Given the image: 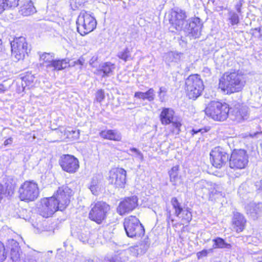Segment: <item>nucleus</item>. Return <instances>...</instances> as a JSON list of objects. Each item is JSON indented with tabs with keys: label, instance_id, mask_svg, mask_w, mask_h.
Here are the masks:
<instances>
[{
	"label": "nucleus",
	"instance_id": "51",
	"mask_svg": "<svg viewBox=\"0 0 262 262\" xmlns=\"http://www.w3.org/2000/svg\"><path fill=\"white\" fill-rule=\"evenodd\" d=\"M6 9L5 1L4 0H0V14Z\"/></svg>",
	"mask_w": 262,
	"mask_h": 262
},
{
	"label": "nucleus",
	"instance_id": "28",
	"mask_svg": "<svg viewBox=\"0 0 262 262\" xmlns=\"http://www.w3.org/2000/svg\"><path fill=\"white\" fill-rule=\"evenodd\" d=\"M155 91L152 88H150L146 92H136L134 94V97L142 99L147 100L148 101H152L155 99Z\"/></svg>",
	"mask_w": 262,
	"mask_h": 262
},
{
	"label": "nucleus",
	"instance_id": "27",
	"mask_svg": "<svg viewBox=\"0 0 262 262\" xmlns=\"http://www.w3.org/2000/svg\"><path fill=\"white\" fill-rule=\"evenodd\" d=\"M36 12L33 3L31 0H25L24 4L20 7L19 12L24 16H29Z\"/></svg>",
	"mask_w": 262,
	"mask_h": 262
},
{
	"label": "nucleus",
	"instance_id": "16",
	"mask_svg": "<svg viewBox=\"0 0 262 262\" xmlns=\"http://www.w3.org/2000/svg\"><path fill=\"white\" fill-rule=\"evenodd\" d=\"M203 23L199 17L192 18L187 21L183 31L194 38H198L201 34Z\"/></svg>",
	"mask_w": 262,
	"mask_h": 262
},
{
	"label": "nucleus",
	"instance_id": "43",
	"mask_svg": "<svg viewBox=\"0 0 262 262\" xmlns=\"http://www.w3.org/2000/svg\"><path fill=\"white\" fill-rule=\"evenodd\" d=\"M105 98L104 91L100 89L96 93V100L98 102H101Z\"/></svg>",
	"mask_w": 262,
	"mask_h": 262
},
{
	"label": "nucleus",
	"instance_id": "59",
	"mask_svg": "<svg viewBox=\"0 0 262 262\" xmlns=\"http://www.w3.org/2000/svg\"><path fill=\"white\" fill-rule=\"evenodd\" d=\"M83 262H94V261L91 259H85Z\"/></svg>",
	"mask_w": 262,
	"mask_h": 262
},
{
	"label": "nucleus",
	"instance_id": "14",
	"mask_svg": "<svg viewBox=\"0 0 262 262\" xmlns=\"http://www.w3.org/2000/svg\"><path fill=\"white\" fill-rule=\"evenodd\" d=\"M171 204L174 210L175 215L181 219L183 224H188L191 221V212L187 208H183L182 204L179 202L177 198L173 197L171 199Z\"/></svg>",
	"mask_w": 262,
	"mask_h": 262
},
{
	"label": "nucleus",
	"instance_id": "31",
	"mask_svg": "<svg viewBox=\"0 0 262 262\" xmlns=\"http://www.w3.org/2000/svg\"><path fill=\"white\" fill-rule=\"evenodd\" d=\"M213 245V248L216 249H230L232 248V245L229 243H226L224 239L221 237H216L212 240Z\"/></svg>",
	"mask_w": 262,
	"mask_h": 262
},
{
	"label": "nucleus",
	"instance_id": "22",
	"mask_svg": "<svg viewBox=\"0 0 262 262\" xmlns=\"http://www.w3.org/2000/svg\"><path fill=\"white\" fill-rule=\"evenodd\" d=\"M99 136L106 140L120 141L122 139L121 133L117 129H105L99 133Z\"/></svg>",
	"mask_w": 262,
	"mask_h": 262
},
{
	"label": "nucleus",
	"instance_id": "57",
	"mask_svg": "<svg viewBox=\"0 0 262 262\" xmlns=\"http://www.w3.org/2000/svg\"><path fill=\"white\" fill-rule=\"evenodd\" d=\"M84 59L83 58H80L77 60V63L80 65H83L84 63Z\"/></svg>",
	"mask_w": 262,
	"mask_h": 262
},
{
	"label": "nucleus",
	"instance_id": "47",
	"mask_svg": "<svg viewBox=\"0 0 262 262\" xmlns=\"http://www.w3.org/2000/svg\"><path fill=\"white\" fill-rule=\"evenodd\" d=\"M9 89V85L7 84V81H4L2 83H0V94L5 93Z\"/></svg>",
	"mask_w": 262,
	"mask_h": 262
},
{
	"label": "nucleus",
	"instance_id": "1",
	"mask_svg": "<svg viewBox=\"0 0 262 262\" xmlns=\"http://www.w3.org/2000/svg\"><path fill=\"white\" fill-rule=\"evenodd\" d=\"M72 190L68 186L63 185L58 188L55 195L41 200L42 216L48 217L57 210L62 211L68 205Z\"/></svg>",
	"mask_w": 262,
	"mask_h": 262
},
{
	"label": "nucleus",
	"instance_id": "41",
	"mask_svg": "<svg viewBox=\"0 0 262 262\" xmlns=\"http://www.w3.org/2000/svg\"><path fill=\"white\" fill-rule=\"evenodd\" d=\"M167 92V89L164 86H161L159 89L158 92V96L159 97L160 101L163 102L165 100V97Z\"/></svg>",
	"mask_w": 262,
	"mask_h": 262
},
{
	"label": "nucleus",
	"instance_id": "17",
	"mask_svg": "<svg viewBox=\"0 0 262 262\" xmlns=\"http://www.w3.org/2000/svg\"><path fill=\"white\" fill-rule=\"evenodd\" d=\"M210 161L213 166L220 168L228 160V155L220 147H215L210 153Z\"/></svg>",
	"mask_w": 262,
	"mask_h": 262
},
{
	"label": "nucleus",
	"instance_id": "30",
	"mask_svg": "<svg viewBox=\"0 0 262 262\" xmlns=\"http://www.w3.org/2000/svg\"><path fill=\"white\" fill-rule=\"evenodd\" d=\"M43 254L35 250H31L25 258V262H37L43 256Z\"/></svg>",
	"mask_w": 262,
	"mask_h": 262
},
{
	"label": "nucleus",
	"instance_id": "18",
	"mask_svg": "<svg viewBox=\"0 0 262 262\" xmlns=\"http://www.w3.org/2000/svg\"><path fill=\"white\" fill-rule=\"evenodd\" d=\"M60 165L64 171L69 173L75 172L79 167L77 159L69 155L61 157Z\"/></svg>",
	"mask_w": 262,
	"mask_h": 262
},
{
	"label": "nucleus",
	"instance_id": "11",
	"mask_svg": "<svg viewBox=\"0 0 262 262\" xmlns=\"http://www.w3.org/2000/svg\"><path fill=\"white\" fill-rule=\"evenodd\" d=\"M248 161V156L246 150H234L230 158L229 166L232 169H242L246 167Z\"/></svg>",
	"mask_w": 262,
	"mask_h": 262
},
{
	"label": "nucleus",
	"instance_id": "49",
	"mask_svg": "<svg viewBox=\"0 0 262 262\" xmlns=\"http://www.w3.org/2000/svg\"><path fill=\"white\" fill-rule=\"evenodd\" d=\"M211 251V249L207 250H203L202 251L199 252L197 253L196 255L198 259H201L203 257L206 256L207 254L209 253L210 251Z\"/></svg>",
	"mask_w": 262,
	"mask_h": 262
},
{
	"label": "nucleus",
	"instance_id": "34",
	"mask_svg": "<svg viewBox=\"0 0 262 262\" xmlns=\"http://www.w3.org/2000/svg\"><path fill=\"white\" fill-rule=\"evenodd\" d=\"M212 185L210 186V188L209 189L208 193H209L210 197H213L215 195H217V198H219L220 196H223V194L221 191V188L219 185H217L214 183H212Z\"/></svg>",
	"mask_w": 262,
	"mask_h": 262
},
{
	"label": "nucleus",
	"instance_id": "23",
	"mask_svg": "<svg viewBox=\"0 0 262 262\" xmlns=\"http://www.w3.org/2000/svg\"><path fill=\"white\" fill-rule=\"evenodd\" d=\"M212 183L207 181L205 180H201L194 184V190L196 194L199 196H203L209 191L210 186L211 187Z\"/></svg>",
	"mask_w": 262,
	"mask_h": 262
},
{
	"label": "nucleus",
	"instance_id": "6",
	"mask_svg": "<svg viewBox=\"0 0 262 262\" xmlns=\"http://www.w3.org/2000/svg\"><path fill=\"white\" fill-rule=\"evenodd\" d=\"M123 225L126 234L129 237H141L144 234V227L135 216L125 218Z\"/></svg>",
	"mask_w": 262,
	"mask_h": 262
},
{
	"label": "nucleus",
	"instance_id": "5",
	"mask_svg": "<svg viewBox=\"0 0 262 262\" xmlns=\"http://www.w3.org/2000/svg\"><path fill=\"white\" fill-rule=\"evenodd\" d=\"M77 30L82 36L93 31L96 27L97 21L95 17L86 11L81 12L77 20Z\"/></svg>",
	"mask_w": 262,
	"mask_h": 262
},
{
	"label": "nucleus",
	"instance_id": "46",
	"mask_svg": "<svg viewBox=\"0 0 262 262\" xmlns=\"http://www.w3.org/2000/svg\"><path fill=\"white\" fill-rule=\"evenodd\" d=\"M34 79L33 75H28L23 78V81L26 83V85H30L33 82Z\"/></svg>",
	"mask_w": 262,
	"mask_h": 262
},
{
	"label": "nucleus",
	"instance_id": "3",
	"mask_svg": "<svg viewBox=\"0 0 262 262\" xmlns=\"http://www.w3.org/2000/svg\"><path fill=\"white\" fill-rule=\"evenodd\" d=\"M229 105L219 101H211L205 108L206 115L215 121H224L229 114Z\"/></svg>",
	"mask_w": 262,
	"mask_h": 262
},
{
	"label": "nucleus",
	"instance_id": "36",
	"mask_svg": "<svg viewBox=\"0 0 262 262\" xmlns=\"http://www.w3.org/2000/svg\"><path fill=\"white\" fill-rule=\"evenodd\" d=\"M117 56L119 58L126 62L130 59L131 53L128 48H125L122 51L118 53Z\"/></svg>",
	"mask_w": 262,
	"mask_h": 262
},
{
	"label": "nucleus",
	"instance_id": "60",
	"mask_svg": "<svg viewBox=\"0 0 262 262\" xmlns=\"http://www.w3.org/2000/svg\"><path fill=\"white\" fill-rule=\"evenodd\" d=\"M259 133H257L256 134H258ZM256 135V134H254V136H255Z\"/></svg>",
	"mask_w": 262,
	"mask_h": 262
},
{
	"label": "nucleus",
	"instance_id": "52",
	"mask_svg": "<svg viewBox=\"0 0 262 262\" xmlns=\"http://www.w3.org/2000/svg\"><path fill=\"white\" fill-rule=\"evenodd\" d=\"M104 262H117L116 258L114 257L107 256L104 258Z\"/></svg>",
	"mask_w": 262,
	"mask_h": 262
},
{
	"label": "nucleus",
	"instance_id": "33",
	"mask_svg": "<svg viewBox=\"0 0 262 262\" xmlns=\"http://www.w3.org/2000/svg\"><path fill=\"white\" fill-rule=\"evenodd\" d=\"M89 189L93 194L95 195H98L101 189V185L97 178H93L92 179L89 186Z\"/></svg>",
	"mask_w": 262,
	"mask_h": 262
},
{
	"label": "nucleus",
	"instance_id": "38",
	"mask_svg": "<svg viewBox=\"0 0 262 262\" xmlns=\"http://www.w3.org/2000/svg\"><path fill=\"white\" fill-rule=\"evenodd\" d=\"M228 19L232 26L237 25L239 21L238 15L235 12L230 11L228 13Z\"/></svg>",
	"mask_w": 262,
	"mask_h": 262
},
{
	"label": "nucleus",
	"instance_id": "4",
	"mask_svg": "<svg viewBox=\"0 0 262 262\" xmlns=\"http://www.w3.org/2000/svg\"><path fill=\"white\" fill-rule=\"evenodd\" d=\"M187 96L190 99L195 100L200 97L204 89V85L200 76L190 75L185 80Z\"/></svg>",
	"mask_w": 262,
	"mask_h": 262
},
{
	"label": "nucleus",
	"instance_id": "37",
	"mask_svg": "<svg viewBox=\"0 0 262 262\" xmlns=\"http://www.w3.org/2000/svg\"><path fill=\"white\" fill-rule=\"evenodd\" d=\"M126 253H129L132 256L137 257L142 252V250L140 247L138 245L129 247L125 251Z\"/></svg>",
	"mask_w": 262,
	"mask_h": 262
},
{
	"label": "nucleus",
	"instance_id": "48",
	"mask_svg": "<svg viewBox=\"0 0 262 262\" xmlns=\"http://www.w3.org/2000/svg\"><path fill=\"white\" fill-rule=\"evenodd\" d=\"M175 56H178V55L172 52L168 53L165 58L166 61L168 62L173 61Z\"/></svg>",
	"mask_w": 262,
	"mask_h": 262
},
{
	"label": "nucleus",
	"instance_id": "55",
	"mask_svg": "<svg viewBox=\"0 0 262 262\" xmlns=\"http://www.w3.org/2000/svg\"><path fill=\"white\" fill-rule=\"evenodd\" d=\"M3 47L2 45V41L1 39L0 38V56L3 54Z\"/></svg>",
	"mask_w": 262,
	"mask_h": 262
},
{
	"label": "nucleus",
	"instance_id": "45",
	"mask_svg": "<svg viewBox=\"0 0 262 262\" xmlns=\"http://www.w3.org/2000/svg\"><path fill=\"white\" fill-rule=\"evenodd\" d=\"M255 187L258 193H262V178L255 182Z\"/></svg>",
	"mask_w": 262,
	"mask_h": 262
},
{
	"label": "nucleus",
	"instance_id": "8",
	"mask_svg": "<svg viewBox=\"0 0 262 262\" xmlns=\"http://www.w3.org/2000/svg\"><path fill=\"white\" fill-rule=\"evenodd\" d=\"M18 192L20 199L28 202L37 198L39 189L37 184L33 181H26L20 187Z\"/></svg>",
	"mask_w": 262,
	"mask_h": 262
},
{
	"label": "nucleus",
	"instance_id": "2",
	"mask_svg": "<svg viewBox=\"0 0 262 262\" xmlns=\"http://www.w3.org/2000/svg\"><path fill=\"white\" fill-rule=\"evenodd\" d=\"M246 81L245 75L239 71L227 72L220 78L219 88L225 93L232 94L241 91Z\"/></svg>",
	"mask_w": 262,
	"mask_h": 262
},
{
	"label": "nucleus",
	"instance_id": "54",
	"mask_svg": "<svg viewBox=\"0 0 262 262\" xmlns=\"http://www.w3.org/2000/svg\"><path fill=\"white\" fill-rule=\"evenodd\" d=\"M13 142V139L12 138L10 137L8 139H6L4 143V144L5 146H7L8 145L11 144Z\"/></svg>",
	"mask_w": 262,
	"mask_h": 262
},
{
	"label": "nucleus",
	"instance_id": "20",
	"mask_svg": "<svg viewBox=\"0 0 262 262\" xmlns=\"http://www.w3.org/2000/svg\"><path fill=\"white\" fill-rule=\"evenodd\" d=\"M178 117L174 111L170 107H163L159 115L161 123L163 125H170L171 122Z\"/></svg>",
	"mask_w": 262,
	"mask_h": 262
},
{
	"label": "nucleus",
	"instance_id": "61",
	"mask_svg": "<svg viewBox=\"0 0 262 262\" xmlns=\"http://www.w3.org/2000/svg\"><path fill=\"white\" fill-rule=\"evenodd\" d=\"M10 189H11L12 188V186H10V187H9Z\"/></svg>",
	"mask_w": 262,
	"mask_h": 262
},
{
	"label": "nucleus",
	"instance_id": "53",
	"mask_svg": "<svg viewBox=\"0 0 262 262\" xmlns=\"http://www.w3.org/2000/svg\"><path fill=\"white\" fill-rule=\"evenodd\" d=\"M203 130V129H193L191 130V133L192 136H194V135L197 134L199 133H201V134H202L204 132Z\"/></svg>",
	"mask_w": 262,
	"mask_h": 262
},
{
	"label": "nucleus",
	"instance_id": "40",
	"mask_svg": "<svg viewBox=\"0 0 262 262\" xmlns=\"http://www.w3.org/2000/svg\"><path fill=\"white\" fill-rule=\"evenodd\" d=\"M7 252L3 243L0 242V262H3L6 259Z\"/></svg>",
	"mask_w": 262,
	"mask_h": 262
},
{
	"label": "nucleus",
	"instance_id": "42",
	"mask_svg": "<svg viewBox=\"0 0 262 262\" xmlns=\"http://www.w3.org/2000/svg\"><path fill=\"white\" fill-rule=\"evenodd\" d=\"M7 8H15L18 5L19 0H4Z\"/></svg>",
	"mask_w": 262,
	"mask_h": 262
},
{
	"label": "nucleus",
	"instance_id": "21",
	"mask_svg": "<svg viewBox=\"0 0 262 262\" xmlns=\"http://www.w3.org/2000/svg\"><path fill=\"white\" fill-rule=\"evenodd\" d=\"M230 110H232L230 115L234 117L232 118V119L240 122L246 118L248 114V107L247 106L238 104L235 105L233 108Z\"/></svg>",
	"mask_w": 262,
	"mask_h": 262
},
{
	"label": "nucleus",
	"instance_id": "12",
	"mask_svg": "<svg viewBox=\"0 0 262 262\" xmlns=\"http://www.w3.org/2000/svg\"><path fill=\"white\" fill-rule=\"evenodd\" d=\"M185 12L181 9H177L171 13L169 23L171 25L169 30L174 32L175 31L183 30L187 22Z\"/></svg>",
	"mask_w": 262,
	"mask_h": 262
},
{
	"label": "nucleus",
	"instance_id": "13",
	"mask_svg": "<svg viewBox=\"0 0 262 262\" xmlns=\"http://www.w3.org/2000/svg\"><path fill=\"white\" fill-rule=\"evenodd\" d=\"M126 171L122 168H112L108 173L109 184L116 188H124L126 183Z\"/></svg>",
	"mask_w": 262,
	"mask_h": 262
},
{
	"label": "nucleus",
	"instance_id": "29",
	"mask_svg": "<svg viewBox=\"0 0 262 262\" xmlns=\"http://www.w3.org/2000/svg\"><path fill=\"white\" fill-rule=\"evenodd\" d=\"M115 69V66L114 64L111 62H105L100 66V70L99 72H102V77L109 76L112 74L113 71Z\"/></svg>",
	"mask_w": 262,
	"mask_h": 262
},
{
	"label": "nucleus",
	"instance_id": "39",
	"mask_svg": "<svg viewBox=\"0 0 262 262\" xmlns=\"http://www.w3.org/2000/svg\"><path fill=\"white\" fill-rule=\"evenodd\" d=\"M129 151L132 152V154L128 153L129 155L138 159L140 161L143 160L144 158L142 153L137 148L132 147L129 149Z\"/></svg>",
	"mask_w": 262,
	"mask_h": 262
},
{
	"label": "nucleus",
	"instance_id": "58",
	"mask_svg": "<svg viewBox=\"0 0 262 262\" xmlns=\"http://www.w3.org/2000/svg\"><path fill=\"white\" fill-rule=\"evenodd\" d=\"M204 72H206L207 73L210 74V70L208 68H204L203 70Z\"/></svg>",
	"mask_w": 262,
	"mask_h": 262
},
{
	"label": "nucleus",
	"instance_id": "56",
	"mask_svg": "<svg viewBox=\"0 0 262 262\" xmlns=\"http://www.w3.org/2000/svg\"><path fill=\"white\" fill-rule=\"evenodd\" d=\"M241 5H236V10L237 11L238 13L241 12Z\"/></svg>",
	"mask_w": 262,
	"mask_h": 262
},
{
	"label": "nucleus",
	"instance_id": "10",
	"mask_svg": "<svg viewBox=\"0 0 262 262\" xmlns=\"http://www.w3.org/2000/svg\"><path fill=\"white\" fill-rule=\"evenodd\" d=\"M110 206L104 202H98L95 204L89 212V218L98 224L105 219Z\"/></svg>",
	"mask_w": 262,
	"mask_h": 262
},
{
	"label": "nucleus",
	"instance_id": "15",
	"mask_svg": "<svg viewBox=\"0 0 262 262\" xmlns=\"http://www.w3.org/2000/svg\"><path fill=\"white\" fill-rule=\"evenodd\" d=\"M138 199L133 195L125 198L121 201L117 208V212L120 215L128 214L134 210L138 206Z\"/></svg>",
	"mask_w": 262,
	"mask_h": 262
},
{
	"label": "nucleus",
	"instance_id": "7",
	"mask_svg": "<svg viewBox=\"0 0 262 262\" xmlns=\"http://www.w3.org/2000/svg\"><path fill=\"white\" fill-rule=\"evenodd\" d=\"M12 56L15 61L24 59L30 49L24 37L20 36L14 39L11 42Z\"/></svg>",
	"mask_w": 262,
	"mask_h": 262
},
{
	"label": "nucleus",
	"instance_id": "50",
	"mask_svg": "<svg viewBox=\"0 0 262 262\" xmlns=\"http://www.w3.org/2000/svg\"><path fill=\"white\" fill-rule=\"evenodd\" d=\"M166 221L167 222V223L169 224L170 221L171 222H173L174 220L172 217L171 213L170 210H167L166 212Z\"/></svg>",
	"mask_w": 262,
	"mask_h": 262
},
{
	"label": "nucleus",
	"instance_id": "25",
	"mask_svg": "<svg viewBox=\"0 0 262 262\" xmlns=\"http://www.w3.org/2000/svg\"><path fill=\"white\" fill-rule=\"evenodd\" d=\"M179 166H173L169 171L168 174L170 181L174 186H179L183 183V180L181 176H179Z\"/></svg>",
	"mask_w": 262,
	"mask_h": 262
},
{
	"label": "nucleus",
	"instance_id": "24",
	"mask_svg": "<svg viewBox=\"0 0 262 262\" xmlns=\"http://www.w3.org/2000/svg\"><path fill=\"white\" fill-rule=\"evenodd\" d=\"M246 220L244 215L239 213L235 212L232 219L233 228L237 232H242L245 228Z\"/></svg>",
	"mask_w": 262,
	"mask_h": 262
},
{
	"label": "nucleus",
	"instance_id": "19",
	"mask_svg": "<svg viewBox=\"0 0 262 262\" xmlns=\"http://www.w3.org/2000/svg\"><path fill=\"white\" fill-rule=\"evenodd\" d=\"M71 234L73 236L78 238L80 241L83 243L92 244L90 240V231L88 227L83 226H72Z\"/></svg>",
	"mask_w": 262,
	"mask_h": 262
},
{
	"label": "nucleus",
	"instance_id": "32",
	"mask_svg": "<svg viewBox=\"0 0 262 262\" xmlns=\"http://www.w3.org/2000/svg\"><path fill=\"white\" fill-rule=\"evenodd\" d=\"M181 120L177 117L170 123V131L173 134L178 135L181 131Z\"/></svg>",
	"mask_w": 262,
	"mask_h": 262
},
{
	"label": "nucleus",
	"instance_id": "26",
	"mask_svg": "<svg viewBox=\"0 0 262 262\" xmlns=\"http://www.w3.org/2000/svg\"><path fill=\"white\" fill-rule=\"evenodd\" d=\"M11 245V258L13 261L17 262L20 259L21 256L22 255V252L20 250L18 243H17L16 241L12 240Z\"/></svg>",
	"mask_w": 262,
	"mask_h": 262
},
{
	"label": "nucleus",
	"instance_id": "35",
	"mask_svg": "<svg viewBox=\"0 0 262 262\" xmlns=\"http://www.w3.org/2000/svg\"><path fill=\"white\" fill-rule=\"evenodd\" d=\"M245 208L247 214H249L252 217L255 219L257 217L258 208L255 203H250L246 206Z\"/></svg>",
	"mask_w": 262,
	"mask_h": 262
},
{
	"label": "nucleus",
	"instance_id": "44",
	"mask_svg": "<svg viewBox=\"0 0 262 262\" xmlns=\"http://www.w3.org/2000/svg\"><path fill=\"white\" fill-rule=\"evenodd\" d=\"M36 229L38 233L48 231V228L47 227V223L46 221H43L41 224H37Z\"/></svg>",
	"mask_w": 262,
	"mask_h": 262
},
{
	"label": "nucleus",
	"instance_id": "9",
	"mask_svg": "<svg viewBox=\"0 0 262 262\" xmlns=\"http://www.w3.org/2000/svg\"><path fill=\"white\" fill-rule=\"evenodd\" d=\"M40 61L48 70L60 71L69 66L66 59H54L53 53H44L40 56Z\"/></svg>",
	"mask_w": 262,
	"mask_h": 262
}]
</instances>
